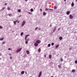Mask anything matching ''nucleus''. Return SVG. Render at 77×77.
I'll list each match as a JSON object with an SVG mask.
<instances>
[{
	"instance_id": "nucleus-52",
	"label": "nucleus",
	"mask_w": 77,
	"mask_h": 77,
	"mask_svg": "<svg viewBox=\"0 0 77 77\" xmlns=\"http://www.w3.org/2000/svg\"><path fill=\"white\" fill-rule=\"evenodd\" d=\"M38 30H41V29H40V28H39V29H38Z\"/></svg>"
},
{
	"instance_id": "nucleus-9",
	"label": "nucleus",
	"mask_w": 77,
	"mask_h": 77,
	"mask_svg": "<svg viewBox=\"0 0 77 77\" xmlns=\"http://www.w3.org/2000/svg\"><path fill=\"white\" fill-rule=\"evenodd\" d=\"M26 53L27 54H29V51L28 50H27L26 51Z\"/></svg>"
},
{
	"instance_id": "nucleus-23",
	"label": "nucleus",
	"mask_w": 77,
	"mask_h": 77,
	"mask_svg": "<svg viewBox=\"0 0 77 77\" xmlns=\"http://www.w3.org/2000/svg\"><path fill=\"white\" fill-rule=\"evenodd\" d=\"M28 14H29V15H32V13L31 12H29Z\"/></svg>"
},
{
	"instance_id": "nucleus-57",
	"label": "nucleus",
	"mask_w": 77,
	"mask_h": 77,
	"mask_svg": "<svg viewBox=\"0 0 77 77\" xmlns=\"http://www.w3.org/2000/svg\"><path fill=\"white\" fill-rule=\"evenodd\" d=\"M16 35H17V34H16Z\"/></svg>"
},
{
	"instance_id": "nucleus-36",
	"label": "nucleus",
	"mask_w": 77,
	"mask_h": 77,
	"mask_svg": "<svg viewBox=\"0 0 77 77\" xmlns=\"http://www.w3.org/2000/svg\"><path fill=\"white\" fill-rule=\"evenodd\" d=\"M28 42L27 41H26L25 42L26 43V44H28V42Z\"/></svg>"
},
{
	"instance_id": "nucleus-37",
	"label": "nucleus",
	"mask_w": 77,
	"mask_h": 77,
	"mask_svg": "<svg viewBox=\"0 0 77 77\" xmlns=\"http://www.w3.org/2000/svg\"><path fill=\"white\" fill-rule=\"evenodd\" d=\"M46 11H48V10H49V8H48V9L46 8Z\"/></svg>"
},
{
	"instance_id": "nucleus-14",
	"label": "nucleus",
	"mask_w": 77,
	"mask_h": 77,
	"mask_svg": "<svg viewBox=\"0 0 77 77\" xmlns=\"http://www.w3.org/2000/svg\"><path fill=\"white\" fill-rule=\"evenodd\" d=\"M59 39L60 40H62V37H60L59 38Z\"/></svg>"
},
{
	"instance_id": "nucleus-12",
	"label": "nucleus",
	"mask_w": 77,
	"mask_h": 77,
	"mask_svg": "<svg viewBox=\"0 0 77 77\" xmlns=\"http://www.w3.org/2000/svg\"><path fill=\"white\" fill-rule=\"evenodd\" d=\"M74 3L73 2H72V4H71V6L72 7H73V6H74Z\"/></svg>"
},
{
	"instance_id": "nucleus-49",
	"label": "nucleus",
	"mask_w": 77,
	"mask_h": 77,
	"mask_svg": "<svg viewBox=\"0 0 77 77\" xmlns=\"http://www.w3.org/2000/svg\"><path fill=\"white\" fill-rule=\"evenodd\" d=\"M9 56H11V54H9Z\"/></svg>"
},
{
	"instance_id": "nucleus-51",
	"label": "nucleus",
	"mask_w": 77,
	"mask_h": 77,
	"mask_svg": "<svg viewBox=\"0 0 77 77\" xmlns=\"http://www.w3.org/2000/svg\"><path fill=\"white\" fill-rule=\"evenodd\" d=\"M20 23V22H19V21H18V22H17V23Z\"/></svg>"
},
{
	"instance_id": "nucleus-32",
	"label": "nucleus",
	"mask_w": 77,
	"mask_h": 77,
	"mask_svg": "<svg viewBox=\"0 0 77 77\" xmlns=\"http://www.w3.org/2000/svg\"><path fill=\"white\" fill-rule=\"evenodd\" d=\"M10 59H12V56H10Z\"/></svg>"
},
{
	"instance_id": "nucleus-8",
	"label": "nucleus",
	"mask_w": 77,
	"mask_h": 77,
	"mask_svg": "<svg viewBox=\"0 0 77 77\" xmlns=\"http://www.w3.org/2000/svg\"><path fill=\"white\" fill-rule=\"evenodd\" d=\"M29 34H28L26 35L25 36V39H27V37H28V36H29Z\"/></svg>"
},
{
	"instance_id": "nucleus-25",
	"label": "nucleus",
	"mask_w": 77,
	"mask_h": 77,
	"mask_svg": "<svg viewBox=\"0 0 77 77\" xmlns=\"http://www.w3.org/2000/svg\"><path fill=\"white\" fill-rule=\"evenodd\" d=\"M43 15H46V14H45V12H44L43 13Z\"/></svg>"
},
{
	"instance_id": "nucleus-50",
	"label": "nucleus",
	"mask_w": 77,
	"mask_h": 77,
	"mask_svg": "<svg viewBox=\"0 0 77 77\" xmlns=\"http://www.w3.org/2000/svg\"><path fill=\"white\" fill-rule=\"evenodd\" d=\"M28 0H25V1H26V2H27V1Z\"/></svg>"
},
{
	"instance_id": "nucleus-6",
	"label": "nucleus",
	"mask_w": 77,
	"mask_h": 77,
	"mask_svg": "<svg viewBox=\"0 0 77 77\" xmlns=\"http://www.w3.org/2000/svg\"><path fill=\"white\" fill-rule=\"evenodd\" d=\"M42 75V72H40L39 73V75L38 76V77H40Z\"/></svg>"
},
{
	"instance_id": "nucleus-56",
	"label": "nucleus",
	"mask_w": 77,
	"mask_h": 77,
	"mask_svg": "<svg viewBox=\"0 0 77 77\" xmlns=\"http://www.w3.org/2000/svg\"><path fill=\"white\" fill-rule=\"evenodd\" d=\"M76 2H77V0H75Z\"/></svg>"
},
{
	"instance_id": "nucleus-43",
	"label": "nucleus",
	"mask_w": 77,
	"mask_h": 77,
	"mask_svg": "<svg viewBox=\"0 0 77 77\" xmlns=\"http://www.w3.org/2000/svg\"><path fill=\"white\" fill-rule=\"evenodd\" d=\"M49 10H51V11H53V9H49Z\"/></svg>"
},
{
	"instance_id": "nucleus-55",
	"label": "nucleus",
	"mask_w": 77,
	"mask_h": 77,
	"mask_svg": "<svg viewBox=\"0 0 77 77\" xmlns=\"http://www.w3.org/2000/svg\"><path fill=\"white\" fill-rule=\"evenodd\" d=\"M26 74H27V72H26Z\"/></svg>"
},
{
	"instance_id": "nucleus-42",
	"label": "nucleus",
	"mask_w": 77,
	"mask_h": 77,
	"mask_svg": "<svg viewBox=\"0 0 77 77\" xmlns=\"http://www.w3.org/2000/svg\"><path fill=\"white\" fill-rule=\"evenodd\" d=\"M7 5H8V4H7V3H5V6Z\"/></svg>"
},
{
	"instance_id": "nucleus-47",
	"label": "nucleus",
	"mask_w": 77,
	"mask_h": 77,
	"mask_svg": "<svg viewBox=\"0 0 77 77\" xmlns=\"http://www.w3.org/2000/svg\"><path fill=\"white\" fill-rule=\"evenodd\" d=\"M69 50H71V48H69Z\"/></svg>"
},
{
	"instance_id": "nucleus-7",
	"label": "nucleus",
	"mask_w": 77,
	"mask_h": 77,
	"mask_svg": "<svg viewBox=\"0 0 77 77\" xmlns=\"http://www.w3.org/2000/svg\"><path fill=\"white\" fill-rule=\"evenodd\" d=\"M70 14V12L69 11H68L66 13V14L68 15H69V14Z\"/></svg>"
},
{
	"instance_id": "nucleus-16",
	"label": "nucleus",
	"mask_w": 77,
	"mask_h": 77,
	"mask_svg": "<svg viewBox=\"0 0 77 77\" xmlns=\"http://www.w3.org/2000/svg\"><path fill=\"white\" fill-rule=\"evenodd\" d=\"M23 34H24V32H22L20 33V36H23Z\"/></svg>"
},
{
	"instance_id": "nucleus-17",
	"label": "nucleus",
	"mask_w": 77,
	"mask_h": 77,
	"mask_svg": "<svg viewBox=\"0 0 77 77\" xmlns=\"http://www.w3.org/2000/svg\"><path fill=\"white\" fill-rule=\"evenodd\" d=\"M25 41H27L28 42V41H29V40L28 38H27H27H25Z\"/></svg>"
},
{
	"instance_id": "nucleus-24",
	"label": "nucleus",
	"mask_w": 77,
	"mask_h": 77,
	"mask_svg": "<svg viewBox=\"0 0 77 77\" xmlns=\"http://www.w3.org/2000/svg\"><path fill=\"white\" fill-rule=\"evenodd\" d=\"M49 58L51 59V55H49Z\"/></svg>"
},
{
	"instance_id": "nucleus-21",
	"label": "nucleus",
	"mask_w": 77,
	"mask_h": 77,
	"mask_svg": "<svg viewBox=\"0 0 77 77\" xmlns=\"http://www.w3.org/2000/svg\"><path fill=\"white\" fill-rule=\"evenodd\" d=\"M54 9H57V7L56 6H54Z\"/></svg>"
},
{
	"instance_id": "nucleus-33",
	"label": "nucleus",
	"mask_w": 77,
	"mask_h": 77,
	"mask_svg": "<svg viewBox=\"0 0 77 77\" xmlns=\"http://www.w3.org/2000/svg\"><path fill=\"white\" fill-rule=\"evenodd\" d=\"M5 43H6V42H2L3 44H5Z\"/></svg>"
},
{
	"instance_id": "nucleus-54",
	"label": "nucleus",
	"mask_w": 77,
	"mask_h": 77,
	"mask_svg": "<svg viewBox=\"0 0 77 77\" xmlns=\"http://www.w3.org/2000/svg\"><path fill=\"white\" fill-rule=\"evenodd\" d=\"M15 21H16V22H17V20H16Z\"/></svg>"
},
{
	"instance_id": "nucleus-41",
	"label": "nucleus",
	"mask_w": 77,
	"mask_h": 77,
	"mask_svg": "<svg viewBox=\"0 0 77 77\" xmlns=\"http://www.w3.org/2000/svg\"><path fill=\"white\" fill-rule=\"evenodd\" d=\"M61 62H62V61H63V59L61 58Z\"/></svg>"
},
{
	"instance_id": "nucleus-53",
	"label": "nucleus",
	"mask_w": 77,
	"mask_h": 77,
	"mask_svg": "<svg viewBox=\"0 0 77 77\" xmlns=\"http://www.w3.org/2000/svg\"><path fill=\"white\" fill-rule=\"evenodd\" d=\"M64 0V2H66V0Z\"/></svg>"
},
{
	"instance_id": "nucleus-48",
	"label": "nucleus",
	"mask_w": 77,
	"mask_h": 77,
	"mask_svg": "<svg viewBox=\"0 0 77 77\" xmlns=\"http://www.w3.org/2000/svg\"><path fill=\"white\" fill-rule=\"evenodd\" d=\"M21 16V15H20V16H19V17H20Z\"/></svg>"
},
{
	"instance_id": "nucleus-35",
	"label": "nucleus",
	"mask_w": 77,
	"mask_h": 77,
	"mask_svg": "<svg viewBox=\"0 0 77 77\" xmlns=\"http://www.w3.org/2000/svg\"><path fill=\"white\" fill-rule=\"evenodd\" d=\"M58 66V68H60V67H61L59 65Z\"/></svg>"
},
{
	"instance_id": "nucleus-60",
	"label": "nucleus",
	"mask_w": 77,
	"mask_h": 77,
	"mask_svg": "<svg viewBox=\"0 0 77 77\" xmlns=\"http://www.w3.org/2000/svg\"><path fill=\"white\" fill-rule=\"evenodd\" d=\"M51 26V25H50V26Z\"/></svg>"
},
{
	"instance_id": "nucleus-20",
	"label": "nucleus",
	"mask_w": 77,
	"mask_h": 77,
	"mask_svg": "<svg viewBox=\"0 0 77 77\" xmlns=\"http://www.w3.org/2000/svg\"><path fill=\"white\" fill-rule=\"evenodd\" d=\"M72 72H74L75 71V69H73L72 70Z\"/></svg>"
},
{
	"instance_id": "nucleus-26",
	"label": "nucleus",
	"mask_w": 77,
	"mask_h": 77,
	"mask_svg": "<svg viewBox=\"0 0 77 77\" xmlns=\"http://www.w3.org/2000/svg\"><path fill=\"white\" fill-rule=\"evenodd\" d=\"M48 47H50V46H51V45H50V44H48Z\"/></svg>"
},
{
	"instance_id": "nucleus-31",
	"label": "nucleus",
	"mask_w": 77,
	"mask_h": 77,
	"mask_svg": "<svg viewBox=\"0 0 77 77\" xmlns=\"http://www.w3.org/2000/svg\"><path fill=\"white\" fill-rule=\"evenodd\" d=\"M5 9V7H3L2 8V10H4Z\"/></svg>"
},
{
	"instance_id": "nucleus-19",
	"label": "nucleus",
	"mask_w": 77,
	"mask_h": 77,
	"mask_svg": "<svg viewBox=\"0 0 77 77\" xmlns=\"http://www.w3.org/2000/svg\"><path fill=\"white\" fill-rule=\"evenodd\" d=\"M14 25H16V21H13Z\"/></svg>"
},
{
	"instance_id": "nucleus-22",
	"label": "nucleus",
	"mask_w": 77,
	"mask_h": 77,
	"mask_svg": "<svg viewBox=\"0 0 77 77\" xmlns=\"http://www.w3.org/2000/svg\"><path fill=\"white\" fill-rule=\"evenodd\" d=\"M56 28L55 27L54 28V30H53V32H55V30H56Z\"/></svg>"
},
{
	"instance_id": "nucleus-4",
	"label": "nucleus",
	"mask_w": 77,
	"mask_h": 77,
	"mask_svg": "<svg viewBox=\"0 0 77 77\" xmlns=\"http://www.w3.org/2000/svg\"><path fill=\"white\" fill-rule=\"evenodd\" d=\"M69 18L70 19H72V18H73V17L72 16V15H70L69 16Z\"/></svg>"
},
{
	"instance_id": "nucleus-13",
	"label": "nucleus",
	"mask_w": 77,
	"mask_h": 77,
	"mask_svg": "<svg viewBox=\"0 0 77 77\" xmlns=\"http://www.w3.org/2000/svg\"><path fill=\"white\" fill-rule=\"evenodd\" d=\"M30 11L31 12H33V8H31L30 9Z\"/></svg>"
},
{
	"instance_id": "nucleus-15",
	"label": "nucleus",
	"mask_w": 77,
	"mask_h": 77,
	"mask_svg": "<svg viewBox=\"0 0 77 77\" xmlns=\"http://www.w3.org/2000/svg\"><path fill=\"white\" fill-rule=\"evenodd\" d=\"M7 10L8 11H10V10H11V8H9V7H8L7 8Z\"/></svg>"
},
{
	"instance_id": "nucleus-59",
	"label": "nucleus",
	"mask_w": 77,
	"mask_h": 77,
	"mask_svg": "<svg viewBox=\"0 0 77 77\" xmlns=\"http://www.w3.org/2000/svg\"><path fill=\"white\" fill-rule=\"evenodd\" d=\"M1 59V58H0V60Z\"/></svg>"
},
{
	"instance_id": "nucleus-18",
	"label": "nucleus",
	"mask_w": 77,
	"mask_h": 77,
	"mask_svg": "<svg viewBox=\"0 0 77 77\" xmlns=\"http://www.w3.org/2000/svg\"><path fill=\"white\" fill-rule=\"evenodd\" d=\"M18 12L20 13L21 12V9L18 10Z\"/></svg>"
},
{
	"instance_id": "nucleus-58",
	"label": "nucleus",
	"mask_w": 77,
	"mask_h": 77,
	"mask_svg": "<svg viewBox=\"0 0 77 77\" xmlns=\"http://www.w3.org/2000/svg\"><path fill=\"white\" fill-rule=\"evenodd\" d=\"M51 77H53V76H51Z\"/></svg>"
},
{
	"instance_id": "nucleus-44",
	"label": "nucleus",
	"mask_w": 77,
	"mask_h": 77,
	"mask_svg": "<svg viewBox=\"0 0 77 77\" xmlns=\"http://www.w3.org/2000/svg\"><path fill=\"white\" fill-rule=\"evenodd\" d=\"M44 57H46V55H45Z\"/></svg>"
},
{
	"instance_id": "nucleus-46",
	"label": "nucleus",
	"mask_w": 77,
	"mask_h": 77,
	"mask_svg": "<svg viewBox=\"0 0 77 77\" xmlns=\"http://www.w3.org/2000/svg\"><path fill=\"white\" fill-rule=\"evenodd\" d=\"M60 29V28H59L58 29V30H59Z\"/></svg>"
},
{
	"instance_id": "nucleus-39",
	"label": "nucleus",
	"mask_w": 77,
	"mask_h": 77,
	"mask_svg": "<svg viewBox=\"0 0 77 77\" xmlns=\"http://www.w3.org/2000/svg\"><path fill=\"white\" fill-rule=\"evenodd\" d=\"M75 63H77V60H75Z\"/></svg>"
},
{
	"instance_id": "nucleus-27",
	"label": "nucleus",
	"mask_w": 77,
	"mask_h": 77,
	"mask_svg": "<svg viewBox=\"0 0 77 77\" xmlns=\"http://www.w3.org/2000/svg\"><path fill=\"white\" fill-rule=\"evenodd\" d=\"M3 29V27L0 26V29Z\"/></svg>"
},
{
	"instance_id": "nucleus-30",
	"label": "nucleus",
	"mask_w": 77,
	"mask_h": 77,
	"mask_svg": "<svg viewBox=\"0 0 77 77\" xmlns=\"http://www.w3.org/2000/svg\"><path fill=\"white\" fill-rule=\"evenodd\" d=\"M38 52H40V51H41V50L40 49H38Z\"/></svg>"
},
{
	"instance_id": "nucleus-45",
	"label": "nucleus",
	"mask_w": 77,
	"mask_h": 77,
	"mask_svg": "<svg viewBox=\"0 0 77 77\" xmlns=\"http://www.w3.org/2000/svg\"><path fill=\"white\" fill-rule=\"evenodd\" d=\"M40 11L41 12V11H42V9H40Z\"/></svg>"
},
{
	"instance_id": "nucleus-1",
	"label": "nucleus",
	"mask_w": 77,
	"mask_h": 77,
	"mask_svg": "<svg viewBox=\"0 0 77 77\" xmlns=\"http://www.w3.org/2000/svg\"><path fill=\"white\" fill-rule=\"evenodd\" d=\"M21 50H22V48H20L17 49L16 51L17 53H19V52L21 51Z\"/></svg>"
},
{
	"instance_id": "nucleus-5",
	"label": "nucleus",
	"mask_w": 77,
	"mask_h": 77,
	"mask_svg": "<svg viewBox=\"0 0 77 77\" xmlns=\"http://www.w3.org/2000/svg\"><path fill=\"white\" fill-rule=\"evenodd\" d=\"M34 46H35V47H38V44L37 43L35 42L34 44Z\"/></svg>"
},
{
	"instance_id": "nucleus-38",
	"label": "nucleus",
	"mask_w": 77,
	"mask_h": 77,
	"mask_svg": "<svg viewBox=\"0 0 77 77\" xmlns=\"http://www.w3.org/2000/svg\"><path fill=\"white\" fill-rule=\"evenodd\" d=\"M12 50V49L11 48H9L8 49V50Z\"/></svg>"
},
{
	"instance_id": "nucleus-28",
	"label": "nucleus",
	"mask_w": 77,
	"mask_h": 77,
	"mask_svg": "<svg viewBox=\"0 0 77 77\" xmlns=\"http://www.w3.org/2000/svg\"><path fill=\"white\" fill-rule=\"evenodd\" d=\"M58 47H59V45H57L56 46V48H57Z\"/></svg>"
},
{
	"instance_id": "nucleus-2",
	"label": "nucleus",
	"mask_w": 77,
	"mask_h": 77,
	"mask_svg": "<svg viewBox=\"0 0 77 77\" xmlns=\"http://www.w3.org/2000/svg\"><path fill=\"white\" fill-rule=\"evenodd\" d=\"M26 24V21L25 20H23L22 23V26H24Z\"/></svg>"
},
{
	"instance_id": "nucleus-40",
	"label": "nucleus",
	"mask_w": 77,
	"mask_h": 77,
	"mask_svg": "<svg viewBox=\"0 0 77 77\" xmlns=\"http://www.w3.org/2000/svg\"><path fill=\"white\" fill-rule=\"evenodd\" d=\"M54 43H51V45H54Z\"/></svg>"
},
{
	"instance_id": "nucleus-11",
	"label": "nucleus",
	"mask_w": 77,
	"mask_h": 77,
	"mask_svg": "<svg viewBox=\"0 0 77 77\" xmlns=\"http://www.w3.org/2000/svg\"><path fill=\"white\" fill-rule=\"evenodd\" d=\"M21 74H24V71H22L21 72Z\"/></svg>"
},
{
	"instance_id": "nucleus-10",
	"label": "nucleus",
	"mask_w": 77,
	"mask_h": 77,
	"mask_svg": "<svg viewBox=\"0 0 77 77\" xmlns=\"http://www.w3.org/2000/svg\"><path fill=\"white\" fill-rule=\"evenodd\" d=\"M3 39H4V38H0V41H3Z\"/></svg>"
},
{
	"instance_id": "nucleus-34",
	"label": "nucleus",
	"mask_w": 77,
	"mask_h": 77,
	"mask_svg": "<svg viewBox=\"0 0 77 77\" xmlns=\"http://www.w3.org/2000/svg\"><path fill=\"white\" fill-rule=\"evenodd\" d=\"M38 29V27H36L35 29V30H37Z\"/></svg>"
},
{
	"instance_id": "nucleus-3",
	"label": "nucleus",
	"mask_w": 77,
	"mask_h": 77,
	"mask_svg": "<svg viewBox=\"0 0 77 77\" xmlns=\"http://www.w3.org/2000/svg\"><path fill=\"white\" fill-rule=\"evenodd\" d=\"M41 41L39 40H38L36 41V43L37 44H40V43H41Z\"/></svg>"
},
{
	"instance_id": "nucleus-29",
	"label": "nucleus",
	"mask_w": 77,
	"mask_h": 77,
	"mask_svg": "<svg viewBox=\"0 0 77 77\" xmlns=\"http://www.w3.org/2000/svg\"><path fill=\"white\" fill-rule=\"evenodd\" d=\"M8 15L9 17H11V15H12V14H8Z\"/></svg>"
}]
</instances>
